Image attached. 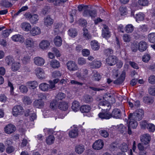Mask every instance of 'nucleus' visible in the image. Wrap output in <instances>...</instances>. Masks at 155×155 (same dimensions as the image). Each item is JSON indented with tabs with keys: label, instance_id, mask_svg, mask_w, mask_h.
I'll return each mask as SVG.
<instances>
[{
	"label": "nucleus",
	"instance_id": "obj_1",
	"mask_svg": "<svg viewBox=\"0 0 155 155\" xmlns=\"http://www.w3.org/2000/svg\"><path fill=\"white\" fill-rule=\"evenodd\" d=\"M144 111L141 109L137 110L133 113H130L128 116L130 126L134 129L137 126V120H141L143 116Z\"/></svg>",
	"mask_w": 155,
	"mask_h": 155
},
{
	"label": "nucleus",
	"instance_id": "obj_2",
	"mask_svg": "<svg viewBox=\"0 0 155 155\" xmlns=\"http://www.w3.org/2000/svg\"><path fill=\"white\" fill-rule=\"evenodd\" d=\"M24 16L29 20L31 23L33 24H36L39 19L38 15L36 14L32 15L29 12L26 13L24 15Z\"/></svg>",
	"mask_w": 155,
	"mask_h": 155
},
{
	"label": "nucleus",
	"instance_id": "obj_3",
	"mask_svg": "<svg viewBox=\"0 0 155 155\" xmlns=\"http://www.w3.org/2000/svg\"><path fill=\"white\" fill-rule=\"evenodd\" d=\"M24 111L23 107L20 105H15L12 108V114L14 116L22 114Z\"/></svg>",
	"mask_w": 155,
	"mask_h": 155
},
{
	"label": "nucleus",
	"instance_id": "obj_4",
	"mask_svg": "<svg viewBox=\"0 0 155 155\" xmlns=\"http://www.w3.org/2000/svg\"><path fill=\"white\" fill-rule=\"evenodd\" d=\"M99 108H101L104 111H109L111 107V105L109 102L106 101H102L99 103Z\"/></svg>",
	"mask_w": 155,
	"mask_h": 155
},
{
	"label": "nucleus",
	"instance_id": "obj_5",
	"mask_svg": "<svg viewBox=\"0 0 155 155\" xmlns=\"http://www.w3.org/2000/svg\"><path fill=\"white\" fill-rule=\"evenodd\" d=\"M97 12L95 9L91 10L87 8L84 11L83 13V15L84 17H91L92 18H94L96 16Z\"/></svg>",
	"mask_w": 155,
	"mask_h": 155
},
{
	"label": "nucleus",
	"instance_id": "obj_6",
	"mask_svg": "<svg viewBox=\"0 0 155 155\" xmlns=\"http://www.w3.org/2000/svg\"><path fill=\"white\" fill-rule=\"evenodd\" d=\"M68 69L71 71H74L77 70L78 66L74 61H68L67 63Z\"/></svg>",
	"mask_w": 155,
	"mask_h": 155
},
{
	"label": "nucleus",
	"instance_id": "obj_7",
	"mask_svg": "<svg viewBox=\"0 0 155 155\" xmlns=\"http://www.w3.org/2000/svg\"><path fill=\"white\" fill-rule=\"evenodd\" d=\"M117 58L115 56L111 55L106 58V62L108 65L112 66L117 63Z\"/></svg>",
	"mask_w": 155,
	"mask_h": 155
},
{
	"label": "nucleus",
	"instance_id": "obj_8",
	"mask_svg": "<svg viewBox=\"0 0 155 155\" xmlns=\"http://www.w3.org/2000/svg\"><path fill=\"white\" fill-rule=\"evenodd\" d=\"M126 77V71L125 70H123L120 77L118 78L117 80L114 81V84H120L124 81Z\"/></svg>",
	"mask_w": 155,
	"mask_h": 155
},
{
	"label": "nucleus",
	"instance_id": "obj_9",
	"mask_svg": "<svg viewBox=\"0 0 155 155\" xmlns=\"http://www.w3.org/2000/svg\"><path fill=\"white\" fill-rule=\"evenodd\" d=\"M104 146V142L102 140H99L96 141L93 145V147L96 150H99L101 149Z\"/></svg>",
	"mask_w": 155,
	"mask_h": 155
},
{
	"label": "nucleus",
	"instance_id": "obj_10",
	"mask_svg": "<svg viewBox=\"0 0 155 155\" xmlns=\"http://www.w3.org/2000/svg\"><path fill=\"white\" fill-rule=\"evenodd\" d=\"M16 130L15 127L12 124H9L5 127V132L8 134H11L13 133Z\"/></svg>",
	"mask_w": 155,
	"mask_h": 155
},
{
	"label": "nucleus",
	"instance_id": "obj_11",
	"mask_svg": "<svg viewBox=\"0 0 155 155\" xmlns=\"http://www.w3.org/2000/svg\"><path fill=\"white\" fill-rule=\"evenodd\" d=\"M151 137L149 134H144L143 138L141 139V141L143 145H148V146L149 143L151 140Z\"/></svg>",
	"mask_w": 155,
	"mask_h": 155
},
{
	"label": "nucleus",
	"instance_id": "obj_12",
	"mask_svg": "<svg viewBox=\"0 0 155 155\" xmlns=\"http://www.w3.org/2000/svg\"><path fill=\"white\" fill-rule=\"evenodd\" d=\"M111 114L112 117L115 118H120L121 116V110L118 108H115L113 109Z\"/></svg>",
	"mask_w": 155,
	"mask_h": 155
},
{
	"label": "nucleus",
	"instance_id": "obj_13",
	"mask_svg": "<svg viewBox=\"0 0 155 155\" xmlns=\"http://www.w3.org/2000/svg\"><path fill=\"white\" fill-rule=\"evenodd\" d=\"M36 75L38 78L43 79L45 78V73L42 68H37L36 69Z\"/></svg>",
	"mask_w": 155,
	"mask_h": 155
},
{
	"label": "nucleus",
	"instance_id": "obj_14",
	"mask_svg": "<svg viewBox=\"0 0 155 155\" xmlns=\"http://www.w3.org/2000/svg\"><path fill=\"white\" fill-rule=\"evenodd\" d=\"M12 40L15 41H18L23 43L25 41V38L23 35L20 34L15 35L12 37Z\"/></svg>",
	"mask_w": 155,
	"mask_h": 155
},
{
	"label": "nucleus",
	"instance_id": "obj_15",
	"mask_svg": "<svg viewBox=\"0 0 155 155\" xmlns=\"http://www.w3.org/2000/svg\"><path fill=\"white\" fill-rule=\"evenodd\" d=\"M112 116L111 113L107 111L100 113L98 114L99 117L102 119H109L112 117Z\"/></svg>",
	"mask_w": 155,
	"mask_h": 155
},
{
	"label": "nucleus",
	"instance_id": "obj_16",
	"mask_svg": "<svg viewBox=\"0 0 155 155\" xmlns=\"http://www.w3.org/2000/svg\"><path fill=\"white\" fill-rule=\"evenodd\" d=\"M50 45V43L47 40H43L40 43L39 46L40 48L43 50H46L48 49Z\"/></svg>",
	"mask_w": 155,
	"mask_h": 155
},
{
	"label": "nucleus",
	"instance_id": "obj_17",
	"mask_svg": "<svg viewBox=\"0 0 155 155\" xmlns=\"http://www.w3.org/2000/svg\"><path fill=\"white\" fill-rule=\"evenodd\" d=\"M33 106L36 108H41L44 105V103L42 99H40L35 100L33 103Z\"/></svg>",
	"mask_w": 155,
	"mask_h": 155
},
{
	"label": "nucleus",
	"instance_id": "obj_18",
	"mask_svg": "<svg viewBox=\"0 0 155 155\" xmlns=\"http://www.w3.org/2000/svg\"><path fill=\"white\" fill-rule=\"evenodd\" d=\"M138 49L140 52L145 51L147 48V44L146 42L144 41H140L138 44Z\"/></svg>",
	"mask_w": 155,
	"mask_h": 155
},
{
	"label": "nucleus",
	"instance_id": "obj_19",
	"mask_svg": "<svg viewBox=\"0 0 155 155\" xmlns=\"http://www.w3.org/2000/svg\"><path fill=\"white\" fill-rule=\"evenodd\" d=\"M34 62L35 64L38 66H41L45 63V60L42 58L37 57L35 58L34 59Z\"/></svg>",
	"mask_w": 155,
	"mask_h": 155
},
{
	"label": "nucleus",
	"instance_id": "obj_20",
	"mask_svg": "<svg viewBox=\"0 0 155 155\" xmlns=\"http://www.w3.org/2000/svg\"><path fill=\"white\" fill-rule=\"evenodd\" d=\"M78 130L77 128H75L71 130L68 133L69 137L73 138L77 137L78 136Z\"/></svg>",
	"mask_w": 155,
	"mask_h": 155
},
{
	"label": "nucleus",
	"instance_id": "obj_21",
	"mask_svg": "<svg viewBox=\"0 0 155 155\" xmlns=\"http://www.w3.org/2000/svg\"><path fill=\"white\" fill-rule=\"evenodd\" d=\"M20 26L22 29L27 31H29L31 28V26L30 24L27 22H24L22 23L21 24Z\"/></svg>",
	"mask_w": 155,
	"mask_h": 155
},
{
	"label": "nucleus",
	"instance_id": "obj_22",
	"mask_svg": "<svg viewBox=\"0 0 155 155\" xmlns=\"http://www.w3.org/2000/svg\"><path fill=\"white\" fill-rule=\"evenodd\" d=\"M104 29H103L102 35L103 37L105 38H108L110 37V32L108 31V28L107 26L104 25Z\"/></svg>",
	"mask_w": 155,
	"mask_h": 155
},
{
	"label": "nucleus",
	"instance_id": "obj_23",
	"mask_svg": "<svg viewBox=\"0 0 155 155\" xmlns=\"http://www.w3.org/2000/svg\"><path fill=\"white\" fill-rule=\"evenodd\" d=\"M30 33L32 36H35L40 34L41 31L39 28L35 27L32 28L30 31Z\"/></svg>",
	"mask_w": 155,
	"mask_h": 155
},
{
	"label": "nucleus",
	"instance_id": "obj_24",
	"mask_svg": "<svg viewBox=\"0 0 155 155\" xmlns=\"http://www.w3.org/2000/svg\"><path fill=\"white\" fill-rule=\"evenodd\" d=\"M39 88L43 91H46L50 90V85L45 83H42L39 85Z\"/></svg>",
	"mask_w": 155,
	"mask_h": 155
},
{
	"label": "nucleus",
	"instance_id": "obj_25",
	"mask_svg": "<svg viewBox=\"0 0 155 155\" xmlns=\"http://www.w3.org/2000/svg\"><path fill=\"white\" fill-rule=\"evenodd\" d=\"M26 85L28 86L29 88L33 89L38 86V84L35 81H29L27 83Z\"/></svg>",
	"mask_w": 155,
	"mask_h": 155
},
{
	"label": "nucleus",
	"instance_id": "obj_26",
	"mask_svg": "<svg viewBox=\"0 0 155 155\" xmlns=\"http://www.w3.org/2000/svg\"><path fill=\"white\" fill-rule=\"evenodd\" d=\"M25 44L27 48L32 47L34 46V41L33 39L29 38L25 40Z\"/></svg>",
	"mask_w": 155,
	"mask_h": 155
},
{
	"label": "nucleus",
	"instance_id": "obj_27",
	"mask_svg": "<svg viewBox=\"0 0 155 155\" xmlns=\"http://www.w3.org/2000/svg\"><path fill=\"white\" fill-rule=\"evenodd\" d=\"M84 149V146L83 145H78L75 147V152L79 154H81Z\"/></svg>",
	"mask_w": 155,
	"mask_h": 155
},
{
	"label": "nucleus",
	"instance_id": "obj_28",
	"mask_svg": "<svg viewBox=\"0 0 155 155\" xmlns=\"http://www.w3.org/2000/svg\"><path fill=\"white\" fill-rule=\"evenodd\" d=\"M91 44L92 49L94 51L98 50L100 48L99 44L96 41H92Z\"/></svg>",
	"mask_w": 155,
	"mask_h": 155
},
{
	"label": "nucleus",
	"instance_id": "obj_29",
	"mask_svg": "<svg viewBox=\"0 0 155 155\" xmlns=\"http://www.w3.org/2000/svg\"><path fill=\"white\" fill-rule=\"evenodd\" d=\"M101 64V62L99 61H94L89 64V65L91 68H99Z\"/></svg>",
	"mask_w": 155,
	"mask_h": 155
},
{
	"label": "nucleus",
	"instance_id": "obj_30",
	"mask_svg": "<svg viewBox=\"0 0 155 155\" xmlns=\"http://www.w3.org/2000/svg\"><path fill=\"white\" fill-rule=\"evenodd\" d=\"M53 23V20L51 19L49 16L44 18V24L47 27L48 26H51Z\"/></svg>",
	"mask_w": 155,
	"mask_h": 155
},
{
	"label": "nucleus",
	"instance_id": "obj_31",
	"mask_svg": "<svg viewBox=\"0 0 155 155\" xmlns=\"http://www.w3.org/2000/svg\"><path fill=\"white\" fill-rule=\"evenodd\" d=\"M80 109L82 113H87L90 111L91 107L89 105H83L80 107Z\"/></svg>",
	"mask_w": 155,
	"mask_h": 155
},
{
	"label": "nucleus",
	"instance_id": "obj_32",
	"mask_svg": "<svg viewBox=\"0 0 155 155\" xmlns=\"http://www.w3.org/2000/svg\"><path fill=\"white\" fill-rule=\"evenodd\" d=\"M58 108L63 111H65L68 108V104L64 102H60L58 106Z\"/></svg>",
	"mask_w": 155,
	"mask_h": 155
},
{
	"label": "nucleus",
	"instance_id": "obj_33",
	"mask_svg": "<svg viewBox=\"0 0 155 155\" xmlns=\"http://www.w3.org/2000/svg\"><path fill=\"white\" fill-rule=\"evenodd\" d=\"M80 106V105L79 102L75 101L72 103L71 108L74 111L76 112L79 110Z\"/></svg>",
	"mask_w": 155,
	"mask_h": 155
},
{
	"label": "nucleus",
	"instance_id": "obj_34",
	"mask_svg": "<svg viewBox=\"0 0 155 155\" xmlns=\"http://www.w3.org/2000/svg\"><path fill=\"white\" fill-rule=\"evenodd\" d=\"M68 34L71 37L74 38L77 35V31L75 28H71L68 31Z\"/></svg>",
	"mask_w": 155,
	"mask_h": 155
},
{
	"label": "nucleus",
	"instance_id": "obj_35",
	"mask_svg": "<svg viewBox=\"0 0 155 155\" xmlns=\"http://www.w3.org/2000/svg\"><path fill=\"white\" fill-rule=\"evenodd\" d=\"M20 64L19 62H15L13 63L11 67L12 70L14 71H16L20 68Z\"/></svg>",
	"mask_w": 155,
	"mask_h": 155
},
{
	"label": "nucleus",
	"instance_id": "obj_36",
	"mask_svg": "<svg viewBox=\"0 0 155 155\" xmlns=\"http://www.w3.org/2000/svg\"><path fill=\"white\" fill-rule=\"evenodd\" d=\"M50 65L53 68H58L60 66V64L57 60H52L51 61Z\"/></svg>",
	"mask_w": 155,
	"mask_h": 155
},
{
	"label": "nucleus",
	"instance_id": "obj_37",
	"mask_svg": "<svg viewBox=\"0 0 155 155\" xmlns=\"http://www.w3.org/2000/svg\"><path fill=\"white\" fill-rule=\"evenodd\" d=\"M54 42L56 46H60L62 44V40L61 37L59 36H57L54 39Z\"/></svg>",
	"mask_w": 155,
	"mask_h": 155
},
{
	"label": "nucleus",
	"instance_id": "obj_38",
	"mask_svg": "<svg viewBox=\"0 0 155 155\" xmlns=\"http://www.w3.org/2000/svg\"><path fill=\"white\" fill-rule=\"evenodd\" d=\"M14 61V59L11 56H7L5 58V62L8 65L12 63L13 64Z\"/></svg>",
	"mask_w": 155,
	"mask_h": 155
},
{
	"label": "nucleus",
	"instance_id": "obj_39",
	"mask_svg": "<svg viewBox=\"0 0 155 155\" xmlns=\"http://www.w3.org/2000/svg\"><path fill=\"white\" fill-rule=\"evenodd\" d=\"M55 137L52 135H50L46 138V141L48 145H51L54 143Z\"/></svg>",
	"mask_w": 155,
	"mask_h": 155
},
{
	"label": "nucleus",
	"instance_id": "obj_40",
	"mask_svg": "<svg viewBox=\"0 0 155 155\" xmlns=\"http://www.w3.org/2000/svg\"><path fill=\"white\" fill-rule=\"evenodd\" d=\"M13 30L12 29H7L2 31V35L3 38H7L13 31Z\"/></svg>",
	"mask_w": 155,
	"mask_h": 155
},
{
	"label": "nucleus",
	"instance_id": "obj_41",
	"mask_svg": "<svg viewBox=\"0 0 155 155\" xmlns=\"http://www.w3.org/2000/svg\"><path fill=\"white\" fill-rule=\"evenodd\" d=\"M83 36L84 37L87 39H89L91 38V35L88 33V31L87 28H84L83 29Z\"/></svg>",
	"mask_w": 155,
	"mask_h": 155
},
{
	"label": "nucleus",
	"instance_id": "obj_42",
	"mask_svg": "<svg viewBox=\"0 0 155 155\" xmlns=\"http://www.w3.org/2000/svg\"><path fill=\"white\" fill-rule=\"evenodd\" d=\"M143 100V102L145 104H152L153 102V100L150 97H144Z\"/></svg>",
	"mask_w": 155,
	"mask_h": 155
},
{
	"label": "nucleus",
	"instance_id": "obj_43",
	"mask_svg": "<svg viewBox=\"0 0 155 155\" xmlns=\"http://www.w3.org/2000/svg\"><path fill=\"white\" fill-rule=\"evenodd\" d=\"M135 17L137 21H142L144 18V15L142 13H140L138 14H136Z\"/></svg>",
	"mask_w": 155,
	"mask_h": 155
},
{
	"label": "nucleus",
	"instance_id": "obj_44",
	"mask_svg": "<svg viewBox=\"0 0 155 155\" xmlns=\"http://www.w3.org/2000/svg\"><path fill=\"white\" fill-rule=\"evenodd\" d=\"M1 4L5 8H9L12 6V4L11 3L7 1L6 0L2 1Z\"/></svg>",
	"mask_w": 155,
	"mask_h": 155
},
{
	"label": "nucleus",
	"instance_id": "obj_45",
	"mask_svg": "<svg viewBox=\"0 0 155 155\" xmlns=\"http://www.w3.org/2000/svg\"><path fill=\"white\" fill-rule=\"evenodd\" d=\"M134 27L131 24L127 25L125 27V31L127 33H130L134 30Z\"/></svg>",
	"mask_w": 155,
	"mask_h": 155
},
{
	"label": "nucleus",
	"instance_id": "obj_46",
	"mask_svg": "<svg viewBox=\"0 0 155 155\" xmlns=\"http://www.w3.org/2000/svg\"><path fill=\"white\" fill-rule=\"evenodd\" d=\"M148 39L152 43H155V33H152L148 35Z\"/></svg>",
	"mask_w": 155,
	"mask_h": 155
},
{
	"label": "nucleus",
	"instance_id": "obj_47",
	"mask_svg": "<svg viewBox=\"0 0 155 155\" xmlns=\"http://www.w3.org/2000/svg\"><path fill=\"white\" fill-rule=\"evenodd\" d=\"M143 144L142 143H139L137 145V147L140 150V151H147V150L148 148L147 147H148V145L146 147H144L143 145Z\"/></svg>",
	"mask_w": 155,
	"mask_h": 155
},
{
	"label": "nucleus",
	"instance_id": "obj_48",
	"mask_svg": "<svg viewBox=\"0 0 155 155\" xmlns=\"http://www.w3.org/2000/svg\"><path fill=\"white\" fill-rule=\"evenodd\" d=\"M84 100L86 103H89L93 101V99L92 97L88 95H86L84 97Z\"/></svg>",
	"mask_w": 155,
	"mask_h": 155
},
{
	"label": "nucleus",
	"instance_id": "obj_49",
	"mask_svg": "<svg viewBox=\"0 0 155 155\" xmlns=\"http://www.w3.org/2000/svg\"><path fill=\"white\" fill-rule=\"evenodd\" d=\"M65 97V94L62 92H59L56 95V98L58 100H61L64 98Z\"/></svg>",
	"mask_w": 155,
	"mask_h": 155
},
{
	"label": "nucleus",
	"instance_id": "obj_50",
	"mask_svg": "<svg viewBox=\"0 0 155 155\" xmlns=\"http://www.w3.org/2000/svg\"><path fill=\"white\" fill-rule=\"evenodd\" d=\"M147 128L149 132H153L155 130V126L152 124L148 123Z\"/></svg>",
	"mask_w": 155,
	"mask_h": 155
},
{
	"label": "nucleus",
	"instance_id": "obj_51",
	"mask_svg": "<svg viewBox=\"0 0 155 155\" xmlns=\"http://www.w3.org/2000/svg\"><path fill=\"white\" fill-rule=\"evenodd\" d=\"M138 3L142 6H147L148 5L149 2L147 0H138Z\"/></svg>",
	"mask_w": 155,
	"mask_h": 155
},
{
	"label": "nucleus",
	"instance_id": "obj_52",
	"mask_svg": "<svg viewBox=\"0 0 155 155\" xmlns=\"http://www.w3.org/2000/svg\"><path fill=\"white\" fill-rule=\"evenodd\" d=\"M139 28L140 31L143 32L147 31L148 30V26L146 25H142Z\"/></svg>",
	"mask_w": 155,
	"mask_h": 155
},
{
	"label": "nucleus",
	"instance_id": "obj_53",
	"mask_svg": "<svg viewBox=\"0 0 155 155\" xmlns=\"http://www.w3.org/2000/svg\"><path fill=\"white\" fill-rule=\"evenodd\" d=\"M120 149L121 151L125 153L126 152L128 149V146L126 143H122L120 146Z\"/></svg>",
	"mask_w": 155,
	"mask_h": 155
},
{
	"label": "nucleus",
	"instance_id": "obj_54",
	"mask_svg": "<svg viewBox=\"0 0 155 155\" xmlns=\"http://www.w3.org/2000/svg\"><path fill=\"white\" fill-rule=\"evenodd\" d=\"M138 44L137 43H133L131 45V48L132 50L134 52H136L138 49Z\"/></svg>",
	"mask_w": 155,
	"mask_h": 155
},
{
	"label": "nucleus",
	"instance_id": "obj_55",
	"mask_svg": "<svg viewBox=\"0 0 155 155\" xmlns=\"http://www.w3.org/2000/svg\"><path fill=\"white\" fill-rule=\"evenodd\" d=\"M119 11L121 15L124 16L126 15L127 13V8L125 7H120L119 8Z\"/></svg>",
	"mask_w": 155,
	"mask_h": 155
},
{
	"label": "nucleus",
	"instance_id": "obj_56",
	"mask_svg": "<svg viewBox=\"0 0 155 155\" xmlns=\"http://www.w3.org/2000/svg\"><path fill=\"white\" fill-rule=\"evenodd\" d=\"M94 80L95 81H99L101 80V77L100 74L97 72H94Z\"/></svg>",
	"mask_w": 155,
	"mask_h": 155
},
{
	"label": "nucleus",
	"instance_id": "obj_57",
	"mask_svg": "<svg viewBox=\"0 0 155 155\" xmlns=\"http://www.w3.org/2000/svg\"><path fill=\"white\" fill-rule=\"evenodd\" d=\"M86 63V60L84 58L80 57L78 59V64L80 65H82L85 64Z\"/></svg>",
	"mask_w": 155,
	"mask_h": 155
},
{
	"label": "nucleus",
	"instance_id": "obj_58",
	"mask_svg": "<svg viewBox=\"0 0 155 155\" xmlns=\"http://www.w3.org/2000/svg\"><path fill=\"white\" fill-rule=\"evenodd\" d=\"M148 92L150 95L155 96V86L149 88L148 89Z\"/></svg>",
	"mask_w": 155,
	"mask_h": 155
},
{
	"label": "nucleus",
	"instance_id": "obj_59",
	"mask_svg": "<svg viewBox=\"0 0 155 155\" xmlns=\"http://www.w3.org/2000/svg\"><path fill=\"white\" fill-rule=\"evenodd\" d=\"M58 102L57 101L54 100L52 101L50 104V106L53 109H56L58 105Z\"/></svg>",
	"mask_w": 155,
	"mask_h": 155
},
{
	"label": "nucleus",
	"instance_id": "obj_60",
	"mask_svg": "<svg viewBox=\"0 0 155 155\" xmlns=\"http://www.w3.org/2000/svg\"><path fill=\"white\" fill-rule=\"evenodd\" d=\"M23 102L25 104L28 105L31 103L32 101L29 97L25 96L24 97Z\"/></svg>",
	"mask_w": 155,
	"mask_h": 155
},
{
	"label": "nucleus",
	"instance_id": "obj_61",
	"mask_svg": "<svg viewBox=\"0 0 155 155\" xmlns=\"http://www.w3.org/2000/svg\"><path fill=\"white\" fill-rule=\"evenodd\" d=\"M15 149V148L13 146H8L6 148V151L7 153L10 154L14 152Z\"/></svg>",
	"mask_w": 155,
	"mask_h": 155
},
{
	"label": "nucleus",
	"instance_id": "obj_62",
	"mask_svg": "<svg viewBox=\"0 0 155 155\" xmlns=\"http://www.w3.org/2000/svg\"><path fill=\"white\" fill-rule=\"evenodd\" d=\"M118 130L120 133L123 134L126 130L125 127L122 124H120L118 127Z\"/></svg>",
	"mask_w": 155,
	"mask_h": 155
},
{
	"label": "nucleus",
	"instance_id": "obj_63",
	"mask_svg": "<svg viewBox=\"0 0 155 155\" xmlns=\"http://www.w3.org/2000/svg\"><path fill=\"white\" fill-rule=\"evenodd\" d=\"M101 135L104 137H107L109 136V134L107 131L104 130H101L100 131Z\"/></svg>",
	"mask_w": 155,
	"mask_h": 155
},
{
	"label": "nucleus",
	"instance_id": "obj_64",
	"mask_svg": "<svg viewBox=\"0 0 155 155\" xmlns=\"http://www.w3.org/2000/svg\"><path fill=\"white\" fill-rule=\"evenodd\" d=\"M78 22L79 25L83 27L85 26L87 24L86 20L83 18H81L79 19Z\"/></svg>",
	"mask_w": 155,
	"mask_h": 155
}]
</instances>
